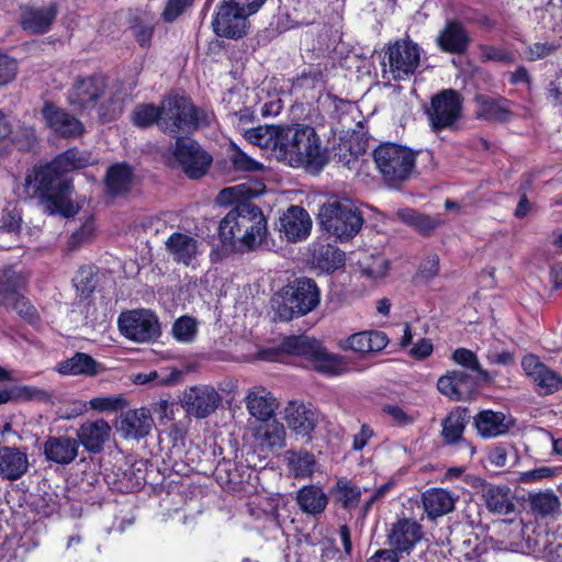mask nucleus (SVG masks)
<instances>
[{
	"label": "nucleus",
	"instance_id": "42",
	"mask_svg": "<svg viewBox=\"0 0 562 562\" xmlns=\"http://www.w3.org/2000/svg\"><path fill=\"white\" fill-rule=\"evenodd\" d=\"M285 459L290 472L296 479L310 477L315 471V457L307 451H288Z\"/></svg>",
	"mask_w": 562,
	"mask_h": 562
},
{
	"label": "nucleus",
	"instance_id": "59",
	"mask_svg": "<svg viewBox=\"0 0 562 562\" xmlns=\"http://www.w3.org/2000/svg\"><path fill=\"white\" fill-rule=\"evenodd\" d=\"M93 268L91 266L81 267L75 278L74 284L77 291H80L82 294H88L93 290Z\"/></svg>",
	"mask_w": 562,
	"mask_h": 562
},
{
	"label": "nucleus",
	"instance_id": "9",
	"mask_svg": "<svg viewBox=\"0 0 562 562\" xmlns=\"http://www.w3.org/2000/svg\"><path fill=\"white\" fill-rule=\"evenodd\" d=\"M117 325L121 334L135 342H149L160 335L157 316L144 308L121 313Z\"/></svg>",
	"mask_w": 562,
	"mask_h": 562
},
{
	"label": "nucleus",
	"instance_id": "54",
	"mask_svg": "<svg viewBox=\"0 0 562 562\" xmlns=\"http://www.w3.org/2000/svg\"><path fill=\"white\" fill-rule=\"evenodd\" d=\"M19 61L0 50V87L11 83L18 75Z\"/></svg>",
	"mask_w": 562,
	"mask_h": 562
},
{
	"label": "nucleus",
	"instance_id": "57",
	"mask_svg": "<svg viewBox=\"0 0 562 562\" xmlns=\"http://www.w3.org/2000/svg\"><path fill=\"white\" fill-rule=\"evenodd\" d=\"M94 233V224L91 218L87 220L78 231L74 232L68 240V249L75 250L82 244L91 240Z\"/></svg>",
	"mask_w": 562,
	"mask_h": 562
},
{
	"label": "nucleus",
	"instance_id": "63",
	"mask_svg": "<svg viewBox=\"0 0 562 562\" xmlns=\"http://www.w3.org/2000/svg\"><path fill=\"white\" fill-rule=\"evenodd\" d=\"M475 428L483 438L492 437V411L486 409L475 417Z\"/></svg>",
	"mask_w": 562,
	"mask_h": 562
},
{
	"label": "nucleus",
	"instance_id": "15",
	"mask_svg": "<svg viewBox=\"0 0 562 562\" xmlns=\"http://www.w3.org/2000/svg\"><path fill=\"white\" fill-rule=\"evenodd\" d=\"M482 383L485 382L472 376L470 372L453 369L438 379L437 389L450 401L464 402L473 396Z\"/></svg>",
	"mask_w": 562,
	"mask_h": 562
},
{
	"label": "nucleus",
	"instance_id": "58",
	"mask_svg": "<svg viewBox=\"0 0 562 562\" xmlns=\"http://www.w3.org/2000/svg\"><path fill=\"white\" fill-rule=\"evenodd\" d=\"M193 1L194 0H167L165 9L161 12V19L168 23L176 21L192 5Z\"/></svg>",
	"mask_w": 562,
	"mask_h": 562
},
{
	"label": "nucleus",
	"instance_id": "49",
	"mask_svg": "<svg viewBox=\"0 0 562 562\" xmlns=\"http://www.w3.org/2000/svg\"><path fill=\"white\" fill-rule=\"evenodd\" d=\"M36 139V133L32 126L16 122L12 127L9 145H13L20 150H29L34 146Z\"/></svg>",
	"mask_w": 562,
	"mask_h": 562
},
{
	"label": "nucleus",
	"instance_id": "29",
	"mask_svg": "<svg viewBox=\"0 0 562 562\" xmlns=\"http://www.w3.org/2000/svg\"><path fill=\"white\" fill-rule=\"evenodd\" d=\"M27 454L15 447L0 448V476L3 480L16 481L29 470Z\"/></svg>",
	"mask_w": 562,
	"mask_h": 562
},
{
	"label": "nucleus",
	"instance_id": "13",
	"mask_svg": "<svg viewBox=\"0 0 562 562\" xmlns=\"http://www.w3.org/2000/svg\"><path fill=\"white\" fill-rule=\"evenodd\" d=\"M434 131L451 128L461 115V99L454 90H445L435 95L427 110Z\"/></svg>",
	"mask_w": 562,
	"mask_h": 562
},
{
	"label": "nucleus",
	"instance_id": "40",
	"mask_svg": "<svg viewBox=\"0 0 562 562\" xmlns=\"http://www.w3.org/2000/svg\"><path fill=\"white\" fill-rule=\"evenodd\" d=\"M368 487L361 488L347 479H338L333 494L345 509H352L359 505L362 492H368Z\"/></svg>",
	"mask_w": 562,
	"mask_h": 562
},
{
	"label": "nucleus",
	"instance_id": "24",
	"mask_svg": "<svg viewBox=\"0 0 562 562\" xmlns=\"http://www.w3.org/2000/svg\"><path fill=\"white\" fill-rule=\"evenodd\" d=\"M279 229L289 241L303 240L312 229L311 216L303 207L293 205L280 217Z\"/></svg>",
	"mask_w": 562,
	"mask_h": 562
},
{
	"label": "nucleus",
	"instance_id": "25",
	"mask_svg": "<svg viewBox=\"0 0 562 562\" xmlns=\"http://www.w3.org/2000/svg\"><path fill=\"white\" fill-rule=\"evenodd\" d=\"M154 426L148 409H131L121 415L117 431L126 439H140L147 436Z\"/></svg>",
	"mask_w": 562,
	"mask_h": 562
},
{
	"label": "nucleus",
	"instance_id": "33",
	"mask_svg": "<svg viewBox=\"0 0 562 562\" xmlns=\"http://www.w3.org/2000/svg\"><path fill=\"white\" fill-rule=\"evenodd\" d=\"M457 497L443 488H429L422 495L424 510L435 519L453 510Z\"/></svg>",
	"mask_w": 562,
	"mask_h": 562
},
{
	"label": "nucleus",
	"instance_id": "48",
	"mask_svg": "<svg viewBox=\"0 0 562 562\" xmlns=\"http://www.w3.org/2000/svg\"><path fill=\"white\" fill-rule=\"evenodd\" d=\"M180 378L181 372L178 370H172L169 373L162 371H150L135 374L133 381L136 384L142 385H172L177 383L180 380Z\"/></svg>",
	"mask_w": 562,
	"mask_h": 562
},
{
	"label": "nucleus",
	"instance_id": "32",
	"mask_svg": "<svg viewBox=\"0 0 562 562\" xmlns=\"http://www.w3.org/2000/svg\"><path fill=\"white\" fill-rule=\"evenodd\" d=\"M263 191L265 184L262 182L248 180L221 190L217 202L223 205L235 204V206H238L249 203L250 200L259 196Z\"/></svg>",
	"mask_w": 562,
	"mask_h": 562
},
{
	"label": "nucleus",
	"instance_id": "60",
	"mask_svg": "<svg viewBox=\"0 0 562 562\" xmlns=\"http://www.w3.org/2000/svg\"><path fill=\"white\" fill-rule=\"evenodd\" d=\"M13 390L14 398L36 400L42 402H46L50 398V394L48 392L35 386L23 385L19 387H13Z\"/></svg>",
	"mask_w": 562,
	"mask_h": 562
},
{
	"label": "nucleus",
	"instance_id": "64",
	"mask_svg": "<svg viewBox=\"0 0 562 562\" xmlns=\"http://www.w3.org/2000/svg\"><path fill=\"white\" fill-rule=\"evenodd\" d=\"M439 272V257L436 254L427 256L419 266V273L425 279H431Z\"/></svg>",
	"mask_w": 562,
	"mask_h": 562
},
{
	"label": "nucleus",
	"instance_id": "44",
	"mask_svg": "<svg viewBox=\"0 0 562 562\" xmlns=\"http://www.w3.org/2000/svg\"><path fill=\"white\" fill-rule=\"evenodd\" d=\"M451 359L456 364L464 368L467 372H470L472 376H475L486 383L488 382V371L482 368L479 358L472 350L462 347L457 348L452 352Z\"/></svg>",
	"mask_w": 562,
	"mask_h": 562
},
{
	"label": "nucleus",
	"instance_id": "56",
	"mask_svg": "<svg viewBox=\"0 0 562 562\" xmlns=\"http://www.w3.org/2000/svg\"><path fill=\"white\" fill-rule=\"evenodd\" d=\"M515 510L513 496L509 488L497 487L494 490V514H510Z\"/></svg>",
	"mask_w": 562,
	"mask_h": 562
},
{
	"label": "nucleus",
	"instance_id": "11",
	"mask_svg": "<svg viewBox=\"0 0 562 562\" xmlns=\"http://www.w3.org/2000/svg\"><path fill=\"white\" fill-rule=\"evenodd\" d=\"M106 80L101 75L79 77L68 91V102L79 111H90L105 98Z\"/></svg>",
	"mask_w": 562,
	"mask_h": 562
},
{
	"label": "nucleus",
	"instance_id": "5",
	"mask_svg": "<svg viewBox=\"0 0 562 562\" xmlns=\"http://www.w3.org/2000/svg\"><path fill=\"white\" fill-rule=\"evenodd\" d=\"M319 224L324 231L340 241L352 239L363 225V216L347 198L330 199L318 211Z\"/></svg>",
	"mask_w": 562,
	"mask_h": 562
},
{
	"label": "nucleus",
	"instance_id": "46",
	"mask_svg": "<svg viewBox=\"0 0 562 562\" xmlns=\"http://www.w3.org/2000/svg\"><path fill=\"white\" fill-rule=\"evenodd\" d=\"M441 426L443 440L447 443H456L462 438L465 428V417L461 412L452 411L442 420Z\"/></svg>",
	"mask_w": 562,
	"mask_h": 562
},
{
	"label": "nucleus",
	"instance_id": "41",
	"mask_svg": "<svg viewBox=\"0 0 562 562\" xmlns=\"http://www.w3.org/2000/svg\"><path fill=\"white\" fill-rule=\"evenodd\" d=\"M132 180V169L125 164H116L109 168L105 183L109 192L117 195L128 191Z\"/></svg>",
	"mask_w": 562,
	"mask_h": 562
},
{
	"label": "nucleus",
	"instance_id": "1",
	"mask_svg": "<svg viewBox=\"0 0 562 562\" xmlns=\"http://www.w3.org/2000/svg\"><path fill=\"white\" fill-rule=\"evenodd\" d=\"M94 161L87 150L71 148L57 156L50 164L34 167L24 180L25 192L38 199L44 212L49 215L74 216L78 206L72 202V186L63 173L85 168Z\"/></svg>",
	"mask_w": 562,
	"mask_h": 562
},
{
	"label": "nucleus",
	"instance_id": "27",
	"mask_svg": "<svg viewBox=\"0 0 562 562\" xmlns=\"http://www.w3.org/2000/svg\"><path fill=\"white\" fill-rule=\"evenodd\" d=\"M494 530L497 538L494 539V547L498 550L518 551L524 539V525L521 519L513 517L509 519H494Z\"/></svg>",
	"mask_w": 562,
	"mask_h": 562
},
{
	"label": "nucleus",
	"instance_id": "6",
	"mask_svg": "<svg viewBox=\"0 0 562 562\" xmlns=\"http://www.w3.org/2000/svg\"><path fill=\"white\" fill-rule=\"evenodd\" d=\"M319 300L321 293L315 281L300 278L273 299V307L278 317L288 322L312 312L319 304Z\"/></svg>",
	"mask_w": 562,
	"mask_h": 562
},
{
	"label": "nucleus",
	"instance_id": "21",
	"mask_svg": "<svg viewBox=\"0 0 562 562\" xmlns=\"http://www.w3.org/2000/svg\"><path fill=\"white\" fill-rule=\"evenodd\" d=\"M422 538V526L417 521L408 518L398 519L392 525L387 533L389 544L396 553H409Z\"/></svg>",
	"mask_w": 562,
	"mask_h": 562
},
{
	"label": "nucleus",
	"instance_id": "20",
	"mask_svg": "<svg viewBox=\"0 0 562 562\" xmlns=\"http://www.w3.org/2000/svg\"><path fill=\"white\" fill-rule=\"evenodd\" d=\"M58 14L56 3L44 7L25 5L21 9V27L32 34H45L50 30Z\"/></svg>",
	"mask_w": 562,
	"mask_h": 562
},
{
	"label": "nucleus",
	"instance_id": "10",
	"mask_svg": "<svg viewBox=\"0 0 562 562\" xmlns=\"http://www.w3.org/2000/svg\"><path fill=\"white\" fill-rule=\"evenodd\" d=\"M173 157L191 179L203 177L213 161L212 156L191 138L177 139Z\"/></svg>",
	"mask_w": 562,
	"mask_h": 562
},
{
	"label": "nucleus",
	"instance_id": "4",
	"mask_svg": "<svg viewBox=\"0 0 562 562\" xmlns=\"http://www.w3.org/2000/svg\"><path fill=\"white\" fill-rule=\"evenodd\" d=\"M282 355L303 356L315 371L329 376L340 375L346 369L339 356L329 352L321 342L306 335L285 337L278 347L260 350L259 358L279 361Z\"/></svg>",
	"mask_w": 562,
	"mask_h": 562
},
{
	"label": "nucleus",
	"instance_id": "14",
	"mask_svg": "<svg viewBox=\"0 0 562 562\" xmlns=\"http://www.w3.org/2000/svg\"><path fill=\"white\" fill-rule=\"evenodd\" d=\"M259 210V207L250 203H244L231 210L221 221L218 226L221 240L224 244L236 247L245 229H254V227L259 228L258 226L254 225L257 224L256 218H254L255 211Z\"/></svg>",
	"mask_w": 562,
	"mask_h": 562
},
{
	"label": "nucleus",
	"instance_id": "7",
	"mask_svg": "<svg viewBox=\"0 0 562 562\" xmlns=\"http://www.w3.org/2000/svg\"><path fill=\"white\" fill-rule=\"evenodd\" d=\"M375 166L384 180L390 183L403 182L411 178L416 164V153L406 146L385 143L373 151Z\"/></svg>",
	"mask_w": 562,
	"mask_h": 562
},
{
	"label": "nucleus",
	"instance_id": "43",
	"mask_svg": "<svg viewBox=\"0 0 562 562\" xmlns=\"http://www.w3.org/2000/svg\"><path fill=\"white\" fill-rule=\"evenodd\" d=\"M396 215L402 222L414 227L422 234H429L442 223L440 217H431L426 214H420L413 209H401L397 211Z\"/></svg>",
	"mask_w": 562,
	"mask_h": 562
},
{
	"label": "nucleus",
	"instance_id": "36",
	"mask_svg": "<svg viewBox=\"0 0 562 562\" xmlns=\"http://www.w3.org/2000/svg\"><path fill=\"white\" fill-rule=\"evenodd\" d=\"M296 502L303 513L318 515L326 509L328 498L321 487L305 485L297 491Z\"/></svg>",
	"mask_w": 562,
	"mask_h": 562
},
{
	"label": "nucleus",
	"instance_id": "12",
	"mask_svg": "<svg viewBox=\"0 0 562 562\" xmlns=\"http://www.w3.org/2000/svg\"><path fill=\"white\" fill-rule=\"evenodd\" d=\"M24 284V278L12 269L0 270V304L11 307L29 322H34L36 311L22 295L19 289Z\"/></svg>",
	"mask_w": 562,
	"mask_h": 562
},
{
	"label": "nucleus",
	"instance_id": "26",
	"mask_svg": "<svg viewBox=\"0 0 562 562\" xmlns=\"http://www.w3.org/2000/svg\"><path fill=\"white\" fill-rule=\"evenodd\" d=\"M111 436V426L102 418L85 422L77 431L79 442L89 453H99L103 450Z\"/></svg>",
	"mask_w": 562,
	"mask_h": 562
},
{
	"label": "nucleus",
	"instance_id": "45",
	"mask_svg": "<svg viewBox=\"0 0 562 562\" xmlns=\"http://www.w3.org/2000/svg\"><path fill=\"white\" fill-rule=\"evenodd\" d=\"M254 218H256V223H257L255 225L258 226L259 228L254 227V229H251V228H247V231L245 229L239 238L238 244H237V246L244 247L245 249H248V250H252V249L257 248L258 246H260L262 244V241L265 240L266 234H267V222H266V218H265L261 210L255 211Z\"/></svg>",
	"mask_w": 562,
	"mask_h": 562
},
{
	"label": "nucleus",
	"instance_id": "47",
	"mask_svg": "<svg viewBox=\"0 0 562 562\" xmlns=\"http://www.w3.org/2000/svg\"><path fill=\"white\" fill-rule=\"evenodd\" d=\"M530 506L533 513L546 517L554 514L561 503L553 492H542L530 496Z\"/></svg>",
	"mask_w": 562,
	"mask_h": 562
},
{
	"label": "nucleus",
	"instance_id": "31",
	"mask_svg": "<svg viewBox=\"0 0 562 562\" xmlns=\"http://www.w3.org/2000/svg\"><path fill=\"white\" fill-rule=\"evenodd\" d=\"M79 442L68 436L49 437L44 443L47 460L57 464H69L78 456Z\"/></svg>",
	"mask_w": 562,
	"mask_h": 562
},
{
	"label": "nucleus",
	"instance_id": "53",
	"mask_svg": "<svg viewBox=\"0 0 562 562\" xmlns=\"http://www.w3.org/2000/svg\"><path fill=\"white\" fill-rule=\"evenodd\" d=\"M234 168L240 171H259L263 169V165L256 161L235 145H232V153L229 155Z\"/></svg>",
	"mask_w": 562,
	"mask_h": 562
},
{
	"label": "nucleus",
	"instance_id": "22",
	"mask_svg": "<svg viewBox=\"0 0 562 562\" xmlns=\"http://www.w3.org/2000/svg\"><path fill=\"white\" fill-rule=\"evenodd\" d=\"M318 418V412L311 404L290 402L284 409V420L288 427L302 437H310Z\"/></svg>",
	"mask_w": 562,
	"mask_h": 562
},
{
	"label": "nucleus",
	"instance_id": "2",
	"mask_svg": "<svg viewBox=\"0 0 562 562\" xmlns=\"http://www.w3.org/2000/svg\"><path fill=\"white\" fill-rule=\"evenodd\" d=\"M245 138L292 168L319 170L326 164L321 139L308 125H259L246 131Z\"/></svg>",
	"mask_w": 562,
	"mask_h": 562
},
{
	"label": "nucleus",
	"instance_id": "30",
	"mask_svg": "<svg viewBox=\"0 0 562 562\" xmlns=\"http://www.w3.org/2000/svg\"><path fill=\"white\" fill-rule=\"evenodd\" d=\"M254 443L261 451L280 449L285 443V429L276 419L262 422L252 429Z\"/></svg>",
	"mask_w": 562,
	"mask_h": 562
},
{
	"label": "nucleus",
	"instance_id": "38",
	"mask_svg": "<svg viewBox=\"0 0 562 562\" xmlns=\"http://www.w3.org/2000/svg\"><path fill=\"white\" fill-rule=\"evenodd\" d=\"M126 405V401L123 396H98L91 398L88 403L76 402L75 408L71 414H68L66 418L82 415L87 412L88 407L97 412H116Z\"/></svg>",
	"mask_w": 562,
	"mask_h": 562
},
{
	"label": "nucleus",
	"instance_id": "34",
	"mask_svg": "<svg viewBox=\"0 0 562 562\" xmlns=\"http://www.w3.org/2000/svg\"><path fill=\"white\" fill-rule=\"evenodd\" d=\"M387 344V336L383 331L367 330L350 335L346 340V348L358 353H375Z\"/></svg>",
	"mask_w": 562,
	"mask_h": 562
},
{
	"label": "nucleus",
	"instance_id": "17",
	"mask_svg": "<svg viewBox=\"0 0 562 562\" xmlns=\"http://www.w3.org/2000/svg\"><path fill=\"white\" fill-rule=\"evenodd\" d=\"M181 402L187 413L196 418H205L216 411L221 395L215 387L200 384L186 390Z\"/></svg>",
	"mask_w": 562,
	"mask_h": 562
},
{
	"label": "nucleus",
	"instance_id": "51",
	"mask_svg": "<svg viewBox=\"0 0 562 562\" xmlns=\"http://www.w3.org/2000/svg\"><path fill=\"white\" fill-rule=\"evenodd\" d=\"M123 112V100L111 95L99 104L98 114L103 123L115 121Z\"/></svg>",
	"mask_w": 562,
	"mask_h": 562
},
{
	"label": "nucleus",
	"instance_id": "16",
	"mask_svg": "<svg viewBox=\"0 0 562 562\" xmlns=\"http://www.w3.org/2000/svg\"><path fill=\"white\" fill-rule=\"evenodd\" d=\"M247 11L231 2L220 4L212 20L215 35H247Z\"/></svg>",
	"mask_w": 562,
	"mask_h": 562
},
{
	"label": "nucleus",
	"instance_id": "37",
	"mask_svg": "<svg viewBox=\"0 0 562 562\" xmlns=\"http://www.w3.org/2000/svg\"><path fill=\"white\" fill-rule=\"evenodd\" d=\"M312 261L323 271H333L345 262V254L331 245L313 244Z\"/></svg>",
	"mask_w": 562,
	"mask_h": 562
},
{
	"label": "nucleus",
	"instance_id": "39",
	"mask_svg": "<svg viewBox=\"0 0 562 562\" xmlns=\"http://www.w3.org/2000/svg\"><path fill=\"white\" fill-rule=\"evenodd\" d=\"M284 504L282 496H273L263 499L256 507H251L250 514L257 520H263L267 528H278L281 526L279 508Z\"/></svg>",
	"mask_w": 562,
	"mask_h": 562
},
{
	"label": "nucleus",
	"instance_id": "3",
	"mask_svg": "<svg viewBox=\"0 0 562 562\" xmlns=\"http://www.w3.org/2000/svg\"><path fill=\"white\" fill-rule=\"evenodd\" d=\"M213 119L212 112L196 108L189 99L178 94H169L159 106L139 104L132 114L134 125L146 128L156 123L161 131L169 134L207 126Z\"/></svg>",
	"mask_w": 562,
	"mask_h": 562
},
{
	"label": "nucleus",
	"instance_id": "50",
	"mask_svg": "<svg viewBox=\"0 0 562 562\" xmlns=\"http://www.w3.org/2000/svg\"><path fill=\"white\" fill-rule=\"evenodd\" d=\"M198 331V325L194 318L182 316L178 318L172 326V336L176 340L183 344L193 341Z\"/></svg>",
	"mask_w": 562,
	"mask_h": 562
},
{
	"label": "nucleus",
	"instance_id": "28",
	"mask_svg": "<svg viewBox=\"0 0 562 562\" xmlns=\"http://www.w3.org/2000/svg\"><path fill=\"white\" fill-rule=\"evenodd\" d=\"M245 405L250 416L260 422H268L274 416L278 401L267 389L255 386L245 396Z\"/></svg>",
	"mask_w": 562,
	"mask_h": 562
},
{
	"label": "nucleus",
	"instance_id": "62",
	"mask_svg": "<svg viewBox=\"0 0 562 562\" xmlns=\"http://www.w3.org/2000/svg\"><path fill=\"white\" fill-rule=\"evenodd\" d=\"M409 355L414 359H425L429 357L434 351V346L429 339L419 338L411 345Z\"/></svg>",
	"mask_w": 562,
	"mask_h": 562
},
{
	"label": "nucleus",
	"instance_id": "18",
	"mask_svg": "<svg viewBox=\"0 0 562 562\" xmlns=\"http://www.w3.org/2000/svg\"><path fill=\"white\" fill-rule=\"evenodd\" d=\"M524 372L530 378L540 394H552L562 389V378L542 363L538 357L528 355L521 361Z\"/></svg>",
	"mask_w": 562,
	"mask_h": 562
},
{
	"label": "nucleus",
	"instance_id": "52",
	"mask_svg": "<svg viewBox=\"0 0 562 562\" xmlns=\"http://www.w3.org/2000/svg\"><path fill=\"white\" fill-rule=\"evenodd\" d=\"M21 228V216L14 211L3 212L0 217V247H4L2 244V237L15 238Z\"/></svg>",
	"mask_w": 562,
	"mask_h": 562
},
{
	"label": "nucleus",
	"instance_id": "23",
	"mask_svg": "<svg viewBox=\"0 0 562 562\" xmlns=\"http://www.w3.org/2000/svg\"><path fill=\"white\" fill-rule=\"evenodd\" d=\"M165 245L172 259L187 267H194L202 254L201 244L193 236L183 233H173Z\"/></svg>",
	"mask_w": 562,
	"mask_h": 562
},
{
	"label": "nucleus",
	"instance_id": "61",
	"mask_svg": "<svg viewBox=\"0 0 562 562\" xmlns=\"http://www.w3.org/2000/svg\"><path fill=\"white\" fill-rule=\"evenodd\" d=\"M438 46L448 53L461 54L468 47V37H437Z\"/></svg>",
	"mask_w": 562,
	"mask_h": 562
},
{
	"label": "nucleus",
	"instance_id": "55",
	"mask_svg": "<svg viewBox=\"0 0 562 562\" xmlns=\"http://www.w3.org/2000/svg\"><path fill=\"white\" fill-rule=\"evenodd\" d=\"M427 324L423 323L420 319H416L412 323H406L403 329V336L401 338V346L406 348L415 342V339L418 340L423 338V336L427 333Z\"/></svg>",
	"mask_w": 562,
	"mask_h": 562
},
{
	"label": "nucleus",
	"instance_id": "35",
	"mask_svg": "<svg viewBox=\"0 0 562 562\" xmlns=\"http://www.w3.org/2000/svg\"><path fill=\"white\" fill-rule=\"evenodd\" d=\"M100 368V363L83 352H77L57 364V371L63 375L94 376L99 373Z\"/></svg>",
	"mask_w": 562,
	"mask_h": 562
},
{
	"label": "nucleus",
	"instance_id": "19",
	"mask_svg": "<svg viewBox=\"0 0 562 562\" xmlns=\"http://www.w3.org/2000/svg\"><path fill=\"white\" fill-rule=\"evenodd\" d=\"M45 124L56 134L63 137H77L85 132V126L67 110L52 103H46L42 109Z\"/></svg>",
	"mask_w": 562,
	"mask_h": 562
},
{
	"label": "nucleus",
	"instance_id": "8",
	"mask_svg": "<svg viewBox=\"0 0 562 562\" xmlns=\"http://www.w3.org/2000/svg\"><path fill=\"white\" fill-rule=\"evenodd\" d=\"M420 61V49L416 43L407 38L395 41L384 52L383 71L394 80H405L417 69Z\"/></svg>",
	"mask_w": 562,
	"mask_h": 562
}]
</instances>
